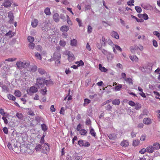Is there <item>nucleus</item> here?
<instances>
[{
  "mask_svg": "<svg viewBox=\"0 0 160 160\" xmlns=\"http://www.w3.org/2000/svg\"><path fill=\"white\" fill-rule=\"evenodd\" d=\"M30 64L29 62L24 61L22 62L19 61H17L16 63L17 67L20 69H22L23 68H26L29 66Z\"/></svg>",
  "mask_w": 160,
  "mask_h": 160,
  "instance_id": "obj_1",
  "label": "nucleus"
},
{
  "mask_svg": "<svg viewBox=\"0 0 160 160\" xmlns=\"http://www.w3.org/2000/svg\"><path fill=\"white\" fill-rule=\"evenodd\" d=\"M48 82H51V80H46L45 78H38L36 79V83L38 85L42 87L44 84L47 85L49 83Z\"/></svg>",
  "mask_w": 160,
  "mask_h": 160,
  "instance_id": "obj_2",
  "label": "nucleus"
},
{
  "mask_svg": "<svg viewBox=\"0 0 160 160\" xmlns=\"http://www.w3.org/2000/svg\"><path fill=\"white\" fill-rule=\"evenodd\" d=\"M35 149L34 146L32 144L28 145L26 147L25 151L28 154H32L33 153Z\"/></svg>",
  "mask_w": 160,
  "mask_h": 160,
  "instance_id": "obj_3",
  "label": "nucleus"
},
{
  "mask_svg": "<svg viewBox=\"0 0 160 160\" xmlns=\"http://www.w3.org/2000/svg\"><path fill=\"white\" fill-rule=\"evenodd\" d=\"M100 43H98L97 44V48L99 49H101L102 46H105L106 45V41L104 36H102V38L100 39Z\"/></svg>",
  "mask_w": 160,
  "mask_h": 160,
  "instance_id": "obj_4",
  "label": "nucleus"
},
{
  "mask_svg": "<svg viewBox=\"0 0 160 160\" xmlns=\"http://www.w3.org/2000/svg\"><path fill=\"white\" fill-rule=\"evenodd\" d=\"M50 149L48 144L45 143L44 145L42 146V148L41 150V152L44 154H47V152L49 151Z\"/></svg>",
  "mask_w": 160,
  "mask_h": 160,
  "instance_id": "obj_5",
  "label": "nucleus"
},
{
  "mask_svg": "<svg viewBox=\"0 0 160 160\" xmlns=\"http://www.w3.org/2000/svg\"><path fill=\"white\" fill-rule=\"evenodd\" d=\"M61 58V54L59 52H55L53 53V58L54 59V60H56L57 59H60Z\"/></svg>",
  "mask_w": 160,
  "mask_h": 160,
  "instance_id": "obj_6",
  "label": "nucleus"
},
{
  "mask_svg": "<svg viewBox=\"0 0 160 160\" xmlns=\"http://www.w3.org/2000/svg\"><path fill=\"white\" fill-rule=\"evenodd\" d=\"M38 71L39 73L41 75L46 74V75L48 76V78H50V76L49 75L48 73L46 72L45 70L42 68H39L38 69Z\"/></svg>",
  "mask_w": 160,
  "mask_h": 160,
  "instance_id": "obj_7",
  "label": "nucleus"
},
{
  "mask_svg": "<svg viewBox=\"0 0 160 160\" xmlns=\"http://www.w3.org/2000/svg\"><path fill=\"white\" fill-rule=\"evenodd\" d=\"M11 4L12 2L11 0H4L2 5L5 8H8L10 7Z\"/></svg>",
  "mask_w": 160,
  "mask_h": 160,
  "instance_id": "obj_8",
  "label": "nucleus"
},
{
  "mask_svg": "<svg viewBox=\"0 0 160 160\" xmlns=\"http://www.w3.org/2000/svg\"><path fill=\"white\" fill-rule=\"evenodd\" d=\"M67 54L68 56V60L69 62L72 61L74 59L73 54L71 53L70 52H68Z\"/></svg>",
  "mask_w": 160,
  "mask_h": 160,
  "instance_id": "obj_9",
  "label": "nucleus"
},
{
  "mask_svg": "<svg viewBox=\"0 0 160 160\" xmlns=\"http://www.w3.org/2000/svg\"><path fill=\"white\" fill-rule=\"evenodd\" d=\"M38 91V89L37 88L34 87L32 86L31 87L29 90L30 93H35Z\"/></svg>",
  "mask_w": 160,
  "mask_h": 160,
  "instance_id": "obj_10",
  "label": "nucleus"
},
{
  "mask_svg": "<svg viewBox=\"0 0 160 160\" xmlns=\"http://www.w3.org/2000/svg\"><path fill=\"white\" fill-rule=\"evenodd\" d=\"M11 143L13 148V150L15 152V151L16 148H18L17 146V142L15 140H12L11 142Z\"/></svg>",
  "mask_w": 160,
  "mask_h": 160,
  "instance_id": "obj_11",
  "label": "nucleus"
},
{
  "mask_svg": "<svg viewBox=\"0 0 160 160\" xmlns=\"http://www.w3.org/2000/svg\"><path fill=\"white\" fill-rule=\"evenodd\" d=\"M129 144V142L127 140H124L120 143V145L124 147H127Z\"/></svg>",
  "mask_w": 160,
  "mask_h": 160,
  "instance_id": "obj_12",
  "label": "nucleus"
},
{
  "mask_svg": "<svg viewBox=\"0 0 160 160\" xmlns=\"http://www.w3.org/2000/svg\"><path fill=\"white\" fill-rule=\"evenodd\" d=\"M143 123L145 124L149 125L151 123L152 121L149 118H145L143 120Z\"/></svg>",
  "mask_w": 160,
  "mask_h": 160,
  "instance_id": "obj_13",
  "label": "nucleus"
},
{
  "mask_svg": "<svg viewBox=\"0 0 160 160\" xmlns=\"http://www.w3.org/2000/svg\"><path fill=\"white\" fill-rule=\"evenodd\" d=\"M111 35L112 37L116 39H118L119 38V35L116 32L112 31L111 33Z\"/></svg>",
  "mask_w": 160,
  "mask_h": 160,
  "instance_id": "obj_14",
  "label": "nucleus"
},
{
  "mask_svg": "<svg viewBox=\"0 0 160 160\" xmlns=\"http://www.w3.org/2000/svg\"><path fill=\"white\" fill-rule=\"evenodd\" d=\"M147 152L149 153H152L154 151L153 147L152 146H149L146 148Z\"/></svg>",
  "mask_w": 160,
  "mask_h": 160,
  "instance_id": "obj_15",
  "label": "nucleus"
},
{
  "mask_svg": "<svg viewBox=\"0 0 160 160\" xmlns=\"http://www.w3.org/2000/svg\"><path fill=\"white\" fill-rule=\"evenodd\" d=\"M60 29L62 32H67L69 28L67 26L64 25L62 26Z\"/></svg>",
  "mask_w": 160,
  "mask_h": 160,
  "instance_id": "obj_16",
  "label": "nucleus"
},
{
  "mask_svg": "<svg viewBox=\"0 0 160 160\" xmlns=\"http://www.w3.org/2000/svg\"><path fill=\"white\" fill-rule=\"evenodd\" d=\"M109 138L111 140H114L117 138V134L113 133L109 134L108 135Z\"/></svg>",
  "mask_w": 160,
  "mask_h": 160,
  "instance_id": "obj_17",
  "label": "nucleus"
},
{
  "mask_svg": "<svg viewBox=\"0 0 160 160\" xmlns=\"http://www.w3.org/2000/svg\"><path fill=\"white\" fill-rule=\"evenodd\" d=\"M53 19L56 22H58L59 21V15L58 13H55L53 15Z\"/></svg>",
  "mask_w": 160,
  "mask_h": 160,
  "instance_id": "obj_18",
  "label": "nucleus"
},
{
  "mask_svg": "<svg viewBox=\"0 0 160 160\" xmlns=\"http://www.w3.org/2000/svg\"><path fill=\"white\" fill-rule=\"evenodd\" d=\"M138 49V47L137 45H134V46L131 47L130 50L132 53H134L135 51Z\"/></svg>",
  "mask_w": 160,
  "mask_h": 160,
  "instance_id": "obj_19",
  "label": "nucleus"
},
{
  "mask_svg": "<svg viewBox=\"0 0 160 160\" xmlns=\"http://www.w3.org/2000/svg\"><path fill=\"white\" fill-rule=\"evenodd\" d=\"M38 20L35 19L32 22V26L33 28H35L38 25Z\"/></svg>",
  "mask_w": 160,
  "mask_h": 160,
  "instance_id": "obj_20",
  "label": "nucleus"
},
{
  "mask_svg": "<svg viewBox=\"0 0 160 160\" xmlns=\"http://www.w3.org/2000/svg\"><path fill=\"white\" fill-rule=\"evenodd\" d=\"M114 46H115V48L113 47L112 49L113 52L115 53H116L117 52V51L115 49V48L120 52H122V49L119 46H118L117 45H115Z\"/></svg>",
  "mask_w": 160,
  "mask_h": 160,
  "instance_id": "obj_21",
  "label": "nucleus"
},
{
  "mask_svg": "<svg viewBox=\"0 0 160 160\" xmlns=\"http://www.w3.org/2000/svg\"><path fill=\"white\" fill-rule=\"evenodd\" d=\"M129 85H132L133 84L132 79L130 78H127L124 80Z\"/></svg>",
  "mask_w": 160,
  "mask_h": 160,
  "instance_id": "obj_22",
  "label": "nucleus"
},
{
  "mask_svg": "<svg viewBox=\"0 0 160 160\" xmlns=\"http://www.w3.org/2000/svg\"><path fill=\"white\" fill-rule=\"evenodd\" d=\"M129 58L132 62H137L138 60V58L136 55H130Z\"/></svg>",
  "mask_w": 160,
  "mask_h": 160,
  "instance_id": "obj_23",
  "label": "nucleus"
},
{
  "mask_svg": "<svg viewBox=\"0 0 160 160\" xmlns=\"http://www.w3.org/2000/svg\"><path fill=\"white\" fill-rule=\"evenodd\" d=\"M98 66L99 70L102 72H106L108 70L107 69L105 68V67L102 66L101 64H99Z\"/></svg>",
  "mask_w": 160,
  "mask_h": 160,
  "instance_id": "obj_24",
  "label": "nucleus"
},
{
  "mask_svg": "<svg viewBox=\"0 0 160 160\" xmlns=\"http://www.w3.org/2000/svg\"><path fill=\"white\" fill-rule=\"evenodd\" d=\"M8 16L10 19V22L12 23L13 21L14 17L12 13L11 12H9L8 13Z\"/></svg>",
  "mask_w": 160,
  "mask_h": 160,
  "instance_id": "obj_25",
  "label": "nucleus"
},
{
  "mask_svg": "<svg viewBox=\"0 0 160 160\" xmlns=\"http://www.w3.org/2000/svg\"><path fill=\"white\" fill-rule=\"evenodd\" d=\"M14 93L16 97H21L22 95L21 92L18 90H15Z\"/></svg>",
  "mask_w": 160,
  "mask_h": 160,
  "instance_id": "obj_26",
  "label": "nucleus"
},
{
  "mask_svg": "<svg viewBox=\"0 0 160 160\" xmlns=\"http://www.w3.org/2000/svg\"><path fill=\"white\" fill-rule=\"evenodd\" d=\"M160 144L159 143L157 142H156L153 144V145L152 146L153 147L154 150H157L160 148Z\"/></svg>",
  "mask_w": 160,
  "mask_h": 160,
  "instance_id": "obj_27",
  "label": "nucleus"
},
{
  "mask_svg": "<svg viewBox=\"0 0 160 160\" xmlns=\"http://www.w3.org/2000/svg\"><path fill=\"white\" fill-rule=\"evenodd\" d=\"M7 97L10 100L15 101L16 99V98L15 97L11 94H8L7 95Z\"/></svg>",
  "mask_w": 160,
  "mask_h": 160,
  "instance_id": "obj_28",
  "label": "nucleus"
},
{
  "mask_svg": "<svg viewBox=\"0 0 160 160\" xmlns=\"http://www.w3.org/2000/svg\"><path fill=\"white\" fill-rule=\"evenodd\" d=\"M77 41L75 39H73L71 40L70 44L73 46H76L77 45Z\"/></svg>",
  "mask_w": 160,
  "mask_h": 160,
  "instance_id": "obj_29",
  "label": "nucleus"
},
{
  "mask_svg": "<svg viewBox=\"0 0 160 160\" xmlns=\"http://www.w3.org/2000/svg\"><path fill=\"white\" fill-rule=\"evenodd\" d=\"M42 148V146L40 144H38L36 146L35 148V149L36 151L37 152L38 151H41V150Z\"/></svg>",
  "mask_w": 160,
  "mask_h": 160,
  "instance_id": "obj_30",
  "label": "nucleus"
},
{
  "mask_svg": "<svg viewBox=\"0 0 160 160\" xmlns=\"http://www.w3.org/2000/svg\"><path fill=\"white\" fill-rule=\"evenodd\" d=\"M112 103L114 105H119L120 103L119 99H116L112 101Z\"/></svg>",
  "mask_w": 160,
  "mask_h": 160,
  "instance_id": "obj_31",
  "label": "nucleus"
},
{
  "mask_svg": "<svg viewBox=\"0 0 160 160\" xmlns=\"http://www.w3.org/2000/svg\"><path fill=\"white\" fill-rule=\"evenodd\" d=\"M87 132V131L84 129H82L79 131L80 134L81 135H85Z\"/></svg>",
  "mask_w": 160,
  "mask_h": 160,
  "instance_id": "obj_32",
  "label": "nucleus"
},
{
  "mask_svg": "<svg viewBox=\"0 0 160 160\" xmlns=\"http://www.w3.org/2000/svg\"><path fill=\"white\" fill-rule=\"evenodd\" d=\"M90 132L92 136L94 137H95L96 136V133L93 128H92L90 129Z\"/></svg>",
  "mask_w": 160,
  "mask_h": 160,
  "instance_id": "obj_33",
  "label": "nucleus"
},
{
  "mask_svg": "<svg viewBox=\"0 0 160 160\" xmlns=\"http://www.w3.org/2000/svg\"><path fill=\"white\" fill-rule=\"evenodd\" d=\"M45 13L48 15H49L51 14L50 9L49 8H47L44 10Z\"/></svg>",
  "mask_w": 160,
  "mask_h": 160,
  "instance_id": "obj_34",
  "label": "nucleus"
},
{
  "mask_svg": "<svg viewBox=\"0 0 160 160\" xmlns=\"http://www.w3.org/2000/svg\"><path fill=\"white\" fill-rule=\"evenodd\" d=\"M16 116L18 119L21 120L22 119L23 117L22 114L21 113L19 112L17 113Z\"/></svg>",
  "mask_w": 160,
  "mask_h": 160,
  "instance_id": "obj_35",
  "label": "nucleus"
},
{
  "mask_svg": "<svg viewBox=\"0 0 160 160\" xmlns=\"http://www.w3.org/2000/svg\"><path fill=\"white\" fill-rule=\"evenodd\" d=\"M42 129L44 132L46 131L48 129V127L45 124H42L41 125Z\"/></svg>",
  "mask_w": 160,
  "mask_h": 160,
  "instance_id": "obj_36",
  "label": "nucleus"
},
{
  "mask_svg": "<svg viewBox=\"0 0 160 160\" xmlns=\"http://www.w3.org/2000/svg\"><path fill=\"white\" fill-rule=\"evenodd\" d=\"M84 141L82 139L79 140L78 142V144L80 147H83Z\"/></svg>",
  "mask_w": 160,
  "mask_h": 160,
  "instance_id": "obj_37",
  "label": "nucleus"
},
{
  "mask_svg": "<svg viewBox=\"0 0 160 160\" xmlns=\"http://www.w3.org/2000/svg\"><path fill=\"white\" fill-rule=\"evenodd\" d=\"M140 142L138 140H135L133 142L132 145L134 146H137Z\"/></svg>",
  "mask_w": 160,
  "mask_h": 160,
  "instance_id": "obj_38",
  "label": "nucleus"
},
{
  "mask_svg": "<svg viewBox=\"0 0 160 160\" xmlns=\"http://www.w3.org/2000/svg\"><path fill=\"white\" fill-rule=\"evenodd\" d=\"M34 38L31 36H29L28 37V41L30 43L33 42L34 40Z\"/></svg>",
  "mask_w": 160,
  "mask_h": 160,
  "instance_id": "obj_39",
  "label": "nucleus"
},
{
  "mask_svg": "<svg viewBox=\"0 0 160 160\" xmlns=\"http://www.w3.org/2000/svg\"><path fill=\"white\" fill-rule=\"evenodd\" d=\"M75 63L77 64L78 66H82L84 65V63L81 60L79 62H75Z\"/></svg>",
  "mask_w": 160,
  "mask_h": 160,
  "instance_id": "obj_40",
  "label": "nucleus"
},
{
  "mask_svg": "<svg viewBox=\"0 0 160 160\" xmlns=\"http://www.w3.org/2000/svg\"><path fill=\"white\" fill-rule=\"evenodd\" d=\"M122 88V85L119 84L118 86H116L115 87V89L117 91H118L120 90V89Z\"/></svg>",
  "mask_w": 160,
  "mask_h": 160,
  "instance_id": "obj_41",
  "label": "nucleus"
},
{
  "mask_svg": "<svg viewBox=\"0 0 160 160\" xmlns=\"http://www.w3.org/2000/svg\"><path fill=\"white\" fill-rule=\"evenodd\" d=\"M134 2V1L133 0H130L128 2L127 4L130 6H134L133 3Z\"/></svg>",
  "mask_w": 160,
  "mask_h": 160,
  "instance_id": "obj_42",
  "label": "nucleus"
},
{
  "mask_svg": "<svg viewBox=\"0 0 160 160\" xmlns=\"http://www.w3.org/2000/svg\"><path fill=\"white\" fill-rule=\"evenodd\" d=\"M131 17L132 18L135 19L138 22H142L143 21L142 19H138L136 17L133 15H131Z\"/></svg>",
  "mask_w": 160,
  "mask_h": 160,
  "instance_id": "obj_43",
  "label": "nucleus"
},
{
  "mask_svg": "<svg viewBox=\"0 0 160 160\" xmlns=\"http://www.w3.org/2000/svg\"><path fill=\"white\" fill-rule=\"evenodd\" d=\"M153 34L157 36L159 40H160V33L157 31H155L153 32Z\"/></svg>",
  "mask_w": 160,
  "mask_h": 160,
  "instance_id": "obj_44",
  "label": "nucleus"
},
{
  "mask_svg": "<svg viewBox=\"0 0 160 160\" xmlns=\"http://www.w3.org/2000/svg\"><path fill=\"white\" fill-rule=\"evenodd\" d=\"M35 56L37 57L38 59L40 60H42V57L41 55L38 52H36L35 54Z\"/></svg>",
  "mask_w": 160,
  "mask_h": 160,
  "instance_id": "obj_45",
  "label": "nucleus"
},
{
  "mask_svg": "<svg viewBox=\"0 0 160 160\" xmlns=\"http://www.w3.org/2000/svg\"><path fill=\"white\" fill-rule=\"evenodd\" d=\"M35 44L32 42L30 43H29L28 44V46L30 49H33L35 47Z\"/></svg>",
  "mask_w": 160,
  "mask_h": 160,
  "instance_id": "obj_46",
  "label": "nucleus"
},
{
  "mask_svg": "<svg viewBox=\"0 0 160 160\" xmlns=\"http://www.w3.org/2000/svg\"><path fill=\"white\" fill-rule=\"evenodd\" d=\"M12 32L11 31H9L8 33H6L5 34L6 36L9 37V38H11L13 36V35L12 34Z\"/></svg>",
  "mask_w": 160,
  "mask_h": 160,
  "instance_id": "obj_47",
  "label": "nucleus"
},
{
  "mask_svg": "<svg viewBox=\"0 0 160 160\" xmlns=\"http://www.w3.org/2000/svg\"><path fill=\"white\" fill-rule=\"evenodd\" d=\"M90 102V100L87 98L84 99V106H85V104H88Z\"/></svg>",
  "mask_w": 160,
  "mask_h": 160,
  "instance_id": "obj_48",
  "label": "nucleus"
},
{
  "mask_svg": "<svg viewBox=\"0 0 160 160\" xmlns=\"http://www.w3.org/2000/svg\"><path fill=\"white\" fill-rule=\"evenodd\" d=\"M59 44L61 46L64 47L66 44V42L63 40H61L60 41Z\"/></svg>",
  "mask_w": 160,
  "mask_h": 160,
  "instance_id": "obj_49",
  "label": "nucleus"
},
{
  "mask_svg": "<svg viewBox=\"0 0 160 160\" xmlns=\"http://www.w3.org/2000/svg\"><path fill=\"white\" fill-rule=\"evenodd\" d=\"M67 22L69 25H72V22L70 20V18L68 15H67Z\"/></svg>",
  "mask_w": 160,
  "mask_h": 160,
  "instance_id": "obj_50",
  "label": "nucleus"
},
{
  "mask_svg": "<svg viewBox=\"0 0 160 160\" xmlns=\"http://www.w3.org/2000/svg\"><path fill=\"white\" fill-rule=\"evenodd\" d=\"M17 59L16 58H9L8 59H6L5 60V61H8V62H12L15 61Z\"/></svg>",
  "mask_w": 160,
  "mask_h": 160,
  "instance_id": "obj_51",
  "label": "nucleus"
},
{
  "mask_svg": "<svg viewBox=\"0 0 160 160\" xmlns=\"http://www.w3.org/2000/svg\"><path fill=\"white\" fill-rule=\"evenodd\" d=\"M92 28L91 26L90 25L88 26V31L87 32L88 33H91L92 31Z\"/></svg>",
  "mask_w": 160,
  "mask_h": 160,
  "instance_id": "obj_52",
  "label": "nucleus"
},
{
  "mask_svg": "<svg viewBox=\"0 0 160 160\" xmlns=\"http://www.w3.org/2000/svg\"><path fill=\"white\" fill-rule=\"evenodd\" d=\"M41 91V93L43 95H45L47 92V90L46 87H45L43 89H42Z\"/></svg>",
  "mask_w": 160,
  "mask_h": 160,
  "instance_id": "obj_53",
  "label": "nucleus"
},
{
  "mask_svg": "<svg viewBox=\"0 0 160 160\" xmlns=\"http://www.w3.org/2000/svg\"><path fill=\"white\" fill-rule=\"evenodd\" d=\"M136 10L138 12H142V9L141 8L138 6H136L135 8Z\"/></svg>",
  "mask_w": 160,
  "mask_h": 160,
  "instance_id": "obj_54",
  "label": "nucleus"
},
{
  "mask_svg": "<svg viewBox=\"0 0 160 160\" xmlns=\"http://www.w3.org/2000/svg\"><path fill=\"white\" fill-rule=\"evenodd\" d=\"M60 60V59H57L56 60H54L55 61V65L56 66H58L60 65L61 63Z\"/></svg>",
  "mask_w": 160,
  "mask_h": 160,
  "instance_id": "obj_55",
  "label": "nucleus"
},
{
  "mask_svg": "<svg viewBox=\"0 0 160 160\" xmlns=\"http://www.w3.org/2000/svg\"><path fill=\"white\" fill-rule=\"evenodd\" d=\"M128 104L132 107L135 106L136 105L135 103L132 101H129L128 102Z\"/></svg>",
  "mask_w": 160,
  "mask_h": 160,
  "instance_id": "obj_56",
  "label": "nucleus"
},
{
  "mask_svg": "<svg viewBox=\"0 0 160 160\" xmlns=\"http://www.w3.org/2000/svg\"><path fill=\"white\" fill-rule=\"evenodd\" d=\"M2 119L4 121V123L5 124H7L8 123V121L6 117L3 116L2 117Z\"/></svg>",
  "mask_w": 160,
  "mask_h": 160,
  "instance_id": "obj_57",
  "label": "nucleus"
},
{
  "mask_svg": "<svg viewBox=\"0 0 160 160\" xmlns=\"http://www.w3.org/2000/svg\"><path fill=\"white\" fill-rule=\"evenodd\" d=\"M37 69V67L36 66H34L32 67V68L31 69V71L32 72H35Z\"/></svg>",
  "mask_w": 160,
  "mask_h": 160,
  "instance_id": "obj_58",
  "label": "nucleus"
},
{
  "mask_svg": "<svg viewBox=\"0 0 160 160\" xmlns=\"http://www.w3.org/2000/svg\"><path fill=\"white\" fill-rule=\"evenodd\" d=\"M142 18L145 20H148V15L146 13L142 14Z\"/></svg>",
  "mask_w": 160,
  "mask_h": 160,
  "instance_id": "obj_59",
  "label": "nucleus"
},
{
  "mask_svg": "<svg viewBox=\"0 0 160 160\" xmlns=\"http://www.w3.org/2000/svg\"><path fill=\"white\" fill-rule=\"evenodd\" d=\"M135 106V108L137 110H139L141 108V105L139 103H137Z\"/></svg>",
  "mask_w": 160,
  "mask_h": 160,
  "instance_id": "obj_60",
  "label": "nucleus"
},
{
  "mask_svg": "<svg viewBox=\"0 0 160 160\" xmlns=\"http://www.w3.org/2000/svg\"><path fill=\"white\" fill-rule=\"evenodd\" d=\"M61 2L62 3L65 5H68L69 4V2L67 0H62Z\"/></svg>",
  "mask_w": 160,
  "mask_h": 160,
  "instance_id": "obj_61",
  "label": "nucleus"
},
{
  "mask_svg": "<svg viewBox=\"0 0 160 160\" xmlns=\"http://www.w3.org/2000/svg\"><path fill=\"white\" fill-rule=\"evenodd\" d=\"M76 21L78 22L79 27L82 26V23L81 21L78 18H77L76 19Z\"/></svg>",
  "mask_w": 160,
  "mask_h": 160,
  "instance_id": "obj_62",
  "label": "nucleus"
},
{
  "mask_svg": "<svg viewBox=\"0 0 160 160\" xmlns=\"http://www.w3.org/2000/svg\"><path fill=\"white\" fill-rule=\"evenodd\" d=\"M0 113L2 116H4L5 115V113L4 109L2 108L0 109Z\"/></svg>",
  "mask_w": 160,
  "mask_h": 160,
  "instance_id": "obj_63",
  "label": "nucleus"
},
{
  "mask_svg": "<svg viewBox=\"0 0 160 160\" xmlns=\"http://www.w3.org/2000/svg\"><path fill=\"white\" fill-rule=\"evenodd\" d=\"M3 130L4 132L6 134H7L8 132V128L6 127H4L3 128Z\"/></svg>",
  "mask_w": 160,
  "mask_h": 160,
  "instance_id": "obj_64",
  "label": "nucleus"
}]
</instances>
